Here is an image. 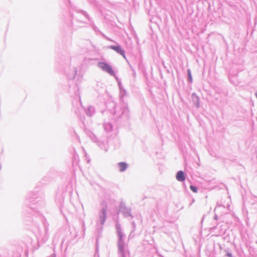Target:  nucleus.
<instances>
[{
  "label": "nucleus",
  "mask_w": 257,
  "mask_h": 257,
  "mask_svg": "<svg viewBox=\"0 0 257 257\" xmlns=\"http://www.w3.org/2000/svg\"><path fill=\"white\" fill-rule=\"evenodd\" d=\"M110 48L114 50L118 53L121 54L123 57H125L124 51L121 49L119 46H111Z\"/></svg>",
  "instance_id": "nucleus-2"
},
{
  "label": "nucleus",
  "mask_w": 257,
  "mask_h": 257,
  "mask_svg": "<svg viewBox=\"0 0 257 257\" xmlns=\"http://www.w3.org/2000/svg\"><path fill=\"white\" fill-rule=\"evenodd\" d=\"M189 79L190 82H192V77H191V73H190V71L189 72Z\"/></svg>",
  "instance_id": "nucleus-6"
},
{
  "label": "nucleus",
  "mask_w": 257,
  "mask_h": 257,
  "mask_svg": "<svg viewBox=\"0 0 257 257\" xmlns=\"http://www.w3.org/2000/svg\"><path fill=\"white\" fill-rule=\"evenodd\" d=\"M190 188L193 192L195 193H196L197 192V189L195 187L193 186H190Z\"/></svg>",
  "instance_id": "nucleus-5"
},
{
  "label": "nucleus",
  "mask_w": 257,
  "mask_h": 257,
  "mask_svg": "<svg viewBox=\"0 0 257 257\" xmlns=\"http://www.w3.org/2000/svg\"><path fill=\"white\" fill-rule=\"evenodd\" d=\"M98 65L99 68L103 70L106 71L108 73L110 74H112L113 73L111 67L108 64L103 62H99L98 63Z\"/></svg>",
  "instance_id": "nucleus-1"
},
{
  "label": "nucleus",
  "mask_w": 257,
  "mask_h": 257,
  "mask_svg": "<svg viewBox=\"0 0 257 257\" xmlns=\"http://www.w3.org/2000/svg\"><path fill=\"white\" fill-rule=\"evenodd\" d=\"M176 179L179 181H184L185 180V174L182 171H179L176 174Z\"/></svg>",
  "instance_id": "nucleus-3"
},
{
  "label": "nucleus",
  "mask_w": 257,
  "mask_h": 257,
  "mask_svg": "<svg viewBox=\"0 0 257 257\" xmlns=\"http://www.w3.org/2000/svg\"><path fill=\"white\" fill-rule=\"evenodd\" d=\"M118 166L119 167L120 171L122 172L125 170L127 168V164L124 162H120L118 163Z\"/></svg>",
  "instance_id": "nucleus-4"
}]
</instances>
